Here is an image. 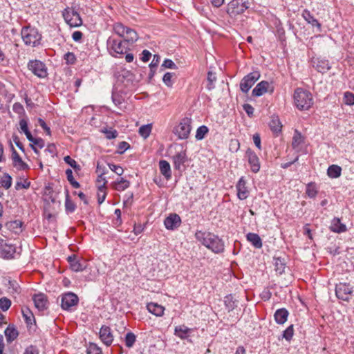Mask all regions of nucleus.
I'll list each match as a JSON object with an SVG mask.
<instances>
[{"instance_id": "obj_52", "label": "nucleus", "mask_w": 354, "mask_h": 354, "mask_svg": "<svg viewBox=\"0 0 354 354\" xmlns=\"http://www.w3.org/2000/svg\"><path fill=\"white\" fill-rule=\"evenodd\" d=\"M293 334V325H290L283 331L282 337L287 341H290L292 339Z\"/></svg>"}, {"instance_id": "obj_6", "label": "nucleus", "mask_w": 354, "mask_h": 354, "mask_svg": "<svg viewBox=\"0 0 354 354\" xmlns=\"http://www.w3.org/2000/svg\"><path fill=\"white\" fill-rule=\"evenodd\" d=\"M125 42L126 41H123L121 39L109 37L107 41V46L111 55L117 57L126 53L127 47L125 46Z\"/></svg>"}, {"instance_id": "obj_39", "label": "nucleus", "mask_w": 354, "mask_h": 354, "mask_svg": "<svg viewBox=\"0 0 354 354\" xmlns=\"http://www.w3.org/2000/svg\"><path fill=\"white\" fill-rule=\"evenodd\" d=\"M152 126L151 124L142 125L139 129L140 135L144 138H147L151 133Z\"/></svg>"}, {"instance_id": "obj_31", "label": "nucleus", "mask_w": 354, "mask_h": 354, "mask_svg": "<svg viewBox=\"0 0 354 354\" xmlns=\"http://www.w3.org/2000/svg\"><path fill=\"white\" fill-rule=\"evenodd\" d=\"M19 333L17 330L10 325H9L7 328L5 330V335L6 337L7 341L8 342H11L14 339H15Z\"/></svg>"}, {"instance_id": "obj_13", "label": "nucleus", "mask_w": 354, "mask_h": 354, "mask_svg": "<svg viewBox=\"0 0 354 354\" xmlns=\"http://www.w3.org/2000/svg\"><path fill=\"white\" fill-rule=\"evenodd\" d=\"M11 149H12V160L13 166L17 168L18 170H26L28 169V165L23 161L21 158L19 156V153L15 149L12 143H10Z\"/></svg>"}, {"instance_id": "obj_32", "label": "nucleus", "mask_w": 354, "mask_h": 354, "mask_svg": "<svg viewBox=\"0 0 354 354\" xmlns=\"http://www.w3.org/2000/svg\"><path fill=\"white\" fill-rule=\"evenodd\" d=\"M342 168L336 165H330L327 170V174L330 178H336L340 176Z\"/></svg>"}, {"instance_id": "obj_53", "label": "nucleus", "mask_w": 354, "mask_h": 354, "mask_svg": "<svg viewBox=\"0 0 354 354\" xmlns=\"http://www.w3.org/2000/svg\"><path fill=\"white\" fill-rule=\"evenodd\" d=\"M108 166L109 169L118 176H121L124 173V169L120 165H117L113 163H109Z\"/></svg>"}, {"instance_id": "obj_62", "label": "nucleus", "mask_w": 354, "mask_h": 354, "mask_svg": "<svg viewBox=\"0 0 354 354\" xmlns=\"http://www.w3.org/2000/svg\"><path fill=\"white\" fill-rule=\"evenodd\" d=\"M111 97H112V100H113V103L116 106H119L123 102L122 97L120 95H119L118 93L113 92Z\"/></svg>"}, {"instance_id": "obj_29", "label": "nucleus", "mask_w": 354, "mask_h": 354, "mask_svg": "<svg viewBox=\"0 0 354 354\" xmlns=\"http://www.w3.org/2000/svg\"><path fill=\"white\" fill-rule=\"evenodd\" d=\"M330 228L331 231L337 233L344 232L346 230V225L342 224L340 220L337 218H333Z\"/></svg>"}, {"instance_id": "obj_28", "label": "nucleus", "mask_w": 354, "mask_h": 354, "mask_svg": "<svg viewBox=\"0 0 354 354\" xmlns=\"http://www.w3.org/2000/svg\"><path fill=\"white\" fill-rule=\"evenodd\" d=\"M247 240L249 242H250L254 248L257 249H259L262 247L261 239L257 234L251 232L248 233L247 234Z\"/></svg>"}, {"instance_id": "obj_40", "label": "nucleus", "mask_w": 354, "mask_h": 354, "mask_svg": "<svg viewBox=\"0 0 354 354\" xmlns=\"http://www.w3.org/2000/svg\"><path fill=\"white\" fill-rule=\"evenodd\" d=\"M66 175L67 180L74 188H79L80 187V183L74 179L73 171L71 169H67L66 170Z\"/></svg>"}, {"instance_id": "obj_48", "label": "nucleus", "mask_w": 354, "mask_h": 354, "mask_svg": "<svg viewBox=\"0 0 354 354\" xmlns=\"http://www.w3.org/2000/svg\"><path fill=\"white\" fill-rule=\"evenodd\" d=\"M86 354H102V352L95 344L91 343L87 347Z\"/></svg>"}, {"instance_id": "obj_5", "label": "nucleus", "mask_w": 354, "mask_h": 354, "mask_svg": "<svg viewBox=\"0 0 354 354\" xmlns=\"http://www.w3.org/2000/svg\"><path fill=\"white\" fill-rule=\"evenodd\" d=\"M248 0H232L227 6V13L230 17H235L243 13L249 8Z\"/></svg>"}, {"instance_id": "obj_61", "label": "nucleus", "mask_w": 354, "mask_h": 354, "mask_svg": "<svg viewBox=\"0 0 354 354\" xmlns=\"http://www.w3.org/2000/svg\"><path fill=\"white\" fill-rule=\"evenodd\" d=\"M106 169L103 168V171L100 175L97 176V182L99 183V186H104L106 187V184L107 183V180L103 176L106 174Z\"/></svg>"}, {"instance_id": "obj_33", "label": "nucleus", "mask_w": 354, "mask_h": 354, "mask_svg": "<svg viewBox=\"0 0 354 354\" xmlns=\"http://www.w3.org/2000/svg\"><path fill=\"white\" fill-rule=\"evenodd\" d=\"M190 329L185 326H179L175 328V335L180 339H185L189 336Z\"/></svg>"}, {"instance_id": "obj_63", "label": "nucleus", "mask_w": 354, "mask_h": 354, "mask_svg": "<svg viewBox=\"0 0 354 354\" xmlns=\"http://www.w3.org/2000/svg\"><path fill=\"white\" fill-rule=\"evenodd\" d=\"M12 109L18 114H21L24 112V106L19 102H15L12 106Z\"/></svg>"}, {"instance_id": "obj_10", "label": "nucleus", "mask_w": 354, "mask_h": 354, "mask_svg": "<svg viewBox=\"0 0 354 354\" xmlns=\"http://www.w3.org/2000/svg\"><path fill=\"white\" fill-rule=\"evenodd\" d=\"M28 68L32 73L40 78L47 76V68L42 62L35 59L30 60L28 64Z\"/></svg>"}, {"instance_id": "obj_34", "label": "nucleus", "mask_w": 354, "mask_h": 354, "mask_svg": "<svg viewBox=\"0 0 354 354\" xmlns=\"http://www.w3.org/2000/svg\"><path fill=\"white\" fill-rule=\"evenodd\" d=\"M65 209L68 214L73 213L76 209V205L71 199L68 190L66 192Z\"/></svg>"}, {"instance_id": "obj_18", "label": "nucleus", "mask_w": 354, "mask_h": 354, "mask_svg": "<svg viewBox=\"0 0 354 354\" xmlns=\"http://www.w3.org/2000/svg\"><path fill=\"white\" fill-rule=\"evenodd\" d=\"M237 189V196L240 200H244L248 198L249 191L246 187V181L244 177H241L236 185Z\"/></svg>"}, {"instance_id": "obj_3", "label": "nucleus", "mask_w": 354, "mask_h": 354, "mask_svg": "<svg viewBox=\"0 0 354 354\" xmlns=\"http://www.w3.org/2000/svg\"><path fill=\"white\" fill-rule=\"evenodd\" d=\"M113 30L118 35L124 38L126 42L134 43L138 39V33L135 30L125 26L121 23L115 24Z\"/></svg>"}, {"instance_id": "obj_26", "label": "nucleus", "mask_w": 354, "mask_h": 354, "mask_svg": "<svg viewBox=\"0 0 354 354\" xmlns=\"http://www.w3.org/2000/svg\"><path fill=\"white\" fill-rule=\"evenodd\" d=\"M147 308L149 313L157 316L160 317L164 313V307L156 303H149L147 306Z\"/></svg>"}, {"instance_id": "obj_22", "label": "nucleus", "mask_w": 354, "mask_h": 354, "mask_svg": "<svg viewBox=\"0 0 354 354\" xmlns=\"http://www.w3.org/2000/svg\"><path fill=\"white\" fill-rule=\"evenodd\" d=\"M269 86L268 82L261 81L252 90V95L256 97L261 96L268 91Z\"/></svg>"}, {"instance_id": "obj_57", "label": "nucleus", "mask_w": 354, "mask_h": 354, "mask_svg": "<svg viewBox=\"0 0 354 354\" xmlns=\"http://www.w3.org/2000/svg\"><path fill=\"white\" fill-rule=\"evenodd\" d=\"M344 102L348 105L354 104V93L351 92H346L344 93Z\"/></svg>"}, {"instance_id": "obj_4", "label": "nucleus", "mask_w": 354, "mask_h": 354, "mask_svg": "<svg viewBox=\"0 0 354 354\" xmlns=\"http://www.w3.org/2000/svg\"><path fill=\"white\" fill-rule=\"evenodd\" d=\"M23 41L26 45L35 46L39 44L41 35L35 28L29 27L23 28L21 32Z\"/></svg>"}, {"instance_id": "obj_37", "label": "nucleus", "mask_w": 354, "mask_h": 354, "mask_svg": "<svg viewBox=\"0 0 354 354\" xmlns=\"http://www.w3.org/2000/svg\"><path fill=\"white\" fill-rule=\"evenodd\" d=\"M23 317L28 325L32 324L35 322V317L33 313L28 308H24L21 310Z\"/></svg>"}, {"instance_id": "obj_56", "label": "nucleus", "mask_w": 354, "mask_h": 354, "mask_svg": "<svg viewBox=\"0 0 354 354\" xmlns=\"http://www.w3.org/2000/svg\"><path fill=\"white\" fill-rule=\"evenodd\" d=\"M27 139L32 142V145H37L41 149L44 147V141L41 138H35L31 135V138H27Z\"/></svg>"}, {"instance_id": "obj_24", "label": "nucleus", "mask_w": 354, "mask_h": 354, "mask_svg": "<svg viewBox=\"0 0 354 354\" xmlns=\"http://www.w3.org/2000/svg\"><path fill=\"white\" fill-rule=\"evenodd\" d=\"M159 169L162 175L165 176L167 180H169L171 177V170L169 163L165 160L159 161Z\"/></svg>"}, {"instance_id": "obj_25", "label": "nucleus", "mask_w": 354, "mask_h": 354, "mask_svg": "<svg viewBox=\"0 0 354 354\" xmlns=\"http://www.w3.org/2000/svg\"><path fill=\"white\" fill-rule=\"evenodd\" d=\"M269 127L274 133L278 134L281 131L282 124L278 116L272 115L271 117Z\"/></svg>"}, {"instance_id": "obj_15", "label": "nucleus", "mask_w": 354, "mask_h": 354, "mask_svg": "<svg viewBox=\"0 0 354 354\" xmlns=\"http://www.w3.org/2000/svg\"><path fill=\"white\" fill-rule=\"evenodd\" d=\"M180 217L176 214H170L164 221L165 226L167 230L176 229L180 226Z\"/></svg>"}, {"instance_id": "obj_12", "label": "nucleus", "mask_w": 354, "mask_h": 354, "mask_svg": "<svg viewBox=\"0 0 354 354\" xmlns=\"http://www.w3.org/2000/svg\"><path fill=\"white\" fill-rule=\"evenodd\" d=\"M78 297L73 292H67L62 295L61 306L64 310H71L73 306L77 305Z\"/></svg>"}, {"instance_id": "obj_7", "label": "nucleus", "mask_w": 354, "mask_h": 354, "mask_svg": "<svg viewBox=\"0 0 354 354\" xmlns=\"http://www.w3.org/2000/svg\"><path fill=\"white\" fill-rule=\"evenodd\" d=\"M260 77L261 75L259 71H253L245 75L240 83L241 91L245 93H248Z\"/></svg>"}, {"instance_id": "obj_14", "label": "nucleus", "mask_w": 354, "mask_h": 354, "mask_svg": "<svg viewBox=\"0 0 354 354\" xmlns=\"http://www.w3.org/2000/svg\"><path fill=\"white\" fill-rule=\"evenodd\" d=\"M246 155L252 171L254 173H257L260 169V162L258 156L250 149L247 150Z\"/></svg>"}, {"instance_id": "obj_41", "label": "nucleus", "mask_w": 354, "mask_h": 354, "mask_svg": "<svg viewBox=\"0 0 354 354\" xmlns=\"http://www.w3.org/2000/svg\"><path fill=\"white\" fill-rule=\"evenodd\" d=\"M0 183L6 189H9L12 185V177L8 174H5L1 178Z\"/></svg>"}, {"instance_id": "obj_54", "label": "nucleus", "mask_w": 354, "mask_h": 354, "mask_svg": "<svg viewBox=\"0 0 354 354\" xmlns=\"http://www.w3.org/2000/svg\"><path fill=\"white\" fill-rule=\"evenodd\" d=\"M174 75V73L167 72L163 76L162 81L169 87H171L173 84V82H172L171 79Z\"/></svg>"}, {"instance_id": "obj_20", "label": "nucleus", "mask_w": 354, "mask_h": 354, "mask_svg": "<svg viewBox=\"0 0 354 354\" xmlns=\"http://www.w3.org/2000/svg\"><path fill=\"white\" fill-rule=\"evenodd\" d=\"M186 161L187 156L185 151H180L173 156L174 167L175 169L181 170Z\"/></svg>"}, {"instance_id": "obj_2", "label": "nucleus", "mask_w": 354, "mask_h": 354, "mask_svg": "<svg viewBox=\"0 0 354 354\" xmlns=\"http://www.w3.org/2000/svg\"><path fill=\"white\" fill-rule=\"evenodd\" d=\"M294 102L299 110H308L313 104V99L310 92L301 88H297L294 93Z\"/></svg>"}, {"instance_id": "obj_27", "label": "nucleus", "mask_w": 354, "mask_h": 354, "mask_svg": "<svg viewBox=\"0 0 354 354\" xmlns=\"http://www.w3.org/2000/svg\"><path fill=\"white\" fill-rule=\"evenodd\" d=\"M67 260L70 263V266L72 270L75 272H80L84 270V266L76 259L75 255L69 256L67 258Z\"/></svg>"}, {"instance_id": "obj_55", "label": "nucleus", "mask_w": 354, "mask_h": 354, "mask_svg": "<svg viewBox=\"0 0 354 354\" xmlns=\"http://www.w3.org/2000/svg\"><path fill=\"white\" fill-rule=\"evenodd\" d=\"M64 59L67 64H74L76 61V57L73 53L68 52L64 55Z\"/></svg>"}, {"instance_id": "obj_43", "label": "nucleus", "mask_w": 354, "mask_h": 354, "mask_svg": "<svg viewBox=\"0 0 354 354\" xmlns=\"http://www.w3.org/2000/svg\"><path fill=\"white\" fill-rule=\"evenodd\" d=\"M208 133V128L205 126H201L197 129L196 133V138L198 140H203L205 138V136Z\"/></svg>"}, {"instance_id": "obj_64", "label": "nucleus", "mask_w": 354, "mask_h": 354, "mask_svg": "<svg viewBox=\"0 0 354 354\" xmlns=\"http://www.w3.org/2000/svg\"><path fill=\"white\" fill-rule=\"evenodd\" d=\"M24 354H39V351L35 346H30L26 348Z\"/></svg>"}, {"instance_id": "obj_46", "label": "nucleus", "mask_w": 354, "mask_h": 354, "mask_svg": "<svg viewBox=\"0 0 354 354\" xmlns=\"http://www.w3.org/2000/svg\"><path fill=\"white\" fill-rule=\"evenodd\" d=\"M19 126L21 130L25 133L26 138H31V133L28 130L27 120L25 119H21L19 121Z\"/></svg>"}, {"instance_id": "obj_50", "label": "nucleus", "mask_w": 354, "mask_h": 354, "mask_svg": "<svg viewBox=\"0 0 354 354\" xmlns=\"http://www.w3.org/2000/svg\"><path fill=\"white\" fill-rule=\"evenodd\" d=\"M216 80V75L215 73L209 71L207 73V82L208 84L207 85V88L209 90H211L214 88V82Z\"/></svg>"}, {"instance_id": "obj_1", "label": "nucleus", "mask_w": 354, "mask_h": 354, "mask_svg": "<svg viewBox=\"0 0 354 354\" xmlns=\"http://www.w3.org/2000/svg\"><path fill=\"white\" fill-rule=\"evenodd\" d=\"M195 237L204 246L214 253H220L224 250L223 241L218 236L211 232L198 230L196 232Z\"/></svg>"}, {"instance_id": "obj_58", "label": "nucleus", "mask_w": 354, "mask_h": 354, "mask_svg": "<svg viewBox=\"0 0 354 354\" xmlns=\"http://www.w3.org/2000/svg\"><path fill=\"white\" fill-rule=\"evenodd\" d=\"M30 183L27 180H25L24 182L18 181L15 184V189L17 190H19L21 189H28L30 187Z\"/></svg>"}, {"instance_id": "obj_49", "label": "nucleus", "mask_w": 354, "mask_h": 354, "mask_svg": "<svg viewBox=\"0 0 354 354\" xmlns=\"http://www.w3.org/2000/svg\"><path fill=\"white\" fill-rule=\"evenodd\" d=\"M64 160L66 163L69 165L71 167H73L75 170H80L81 167L80 165H79L77 162L71 158L69 156H66L64 158Z\"/></svg>"}, {"instance_id": "obj_19", "label": "nucleus", "mask_w": 354, "mask_h": 354, "mask_svg": "<svg viewBox=\"0 0 354 354\" xmlns=\"http://www.w3.org/2000/svg\"><path fill=\"white\" fill-rule=\"evenodd\" d=\"M35 306L39 311H43L47 308L48 300L44 294L39 293L33 296Z\"/></svg>"}, {"instance_id": "obj_21", "label": "nucleus", "mask_w": 354, "mask_h": 354, "mask_svg": "<svg viewBox=\"0 0 354 354\" xmlns=\"http://www.w3.org/2000/svg\"><path fill=\"white\" fill-rule=\"evenodd\" d=\"M302 17L308 24H311L313 27L315 26L317 28V31L321 32V24L312 15L309 10H304Z\"/></svg>"}, {"instance_id": "obj_23", "label": "nucleus", "mask_w": 354, "mask_h": 354, "mask_svg": "<svg viewBox=\"0 0 354 354\" xmlns=\"http://www.w3.org/2000/svg\"><path fill=\"white\" fill-rule=\"evenodd\" d=\"M289 313L284 308L276 310L274 315V320L278 324H283L287 321Z\"/></svg>"}, {"instance_id": "obj_17", "label": "nucleus", "mask_w": 354, "mask_h": 354, "mask_svg": "<svg viewBox=\"0 0 354 354\" xmlns=\"http://www.w3.org/2000/svg\"><path fill=\"white\" fill-rule=\"evenodd\" d=\"M16 252V248L15 245L11 244H7L2 243L0 245V257L4 259H12L14 257V254Z\"/></svg>"}, {"instance_id": "obj_30", "label": "nucleus", "mask_w": 354, "mask_h": 354, "mask_svg": "<svg viewBox=\"0 0 354 354\" xmlns=\"http://www.w3.org/2000/svg\"><path fill=\"white\" fill-rule=\"evenodd\" d=\"M130 186V182L123 178H120L117 181L113 183V187L119 192H122L127 189Z\"/></svg>"}, {"instance_id": "obj_35", "label": "nucleus", "mask_w": 354, "mask_h": 354, "mask_svg": "<svg viewBox=\"0 0 354 354\" xmlns=\"http://www.w3.org/2000/svg\"><path fill=\"white\" fill-rule=\"evenodd\" d=\"M304 138L301 133L295 130L292 138V146L294 149H298V147L304 142Z\"/></svg>"}, {"instance_id": "obj_16", "label": "nucleus", "mask_w": 354, "mask_h": 354, "mask_svg": "<svg viewBox=\"0 0 354 354\" xmlns=\"http://www.w3.org/2000/svg\"><path fill=\"white\" fill-rule=\"evenodd\" d=\"M100 338L106 346H110L113 341V336L111 333L110 327L102 326L100 330Z\"/></svg>"}, {"instance_id": "obj_51", "label": "nucleus", "mask_w": 354, "mask_h": 354, "mask_svg": "<svg viewBox=\"0 0 354 354\" xmlns=\"http://www.w3.org/2000/svg\"><path fill=\"white\" fill-rule=\"evenodd\" d=\"M11 306V301L6 297H1L0 299V308L3 311H6Z\"/></svg>"}, {"instance_id": "obj_11", "label": "nucleus", "mask_w": 354, "mask_h": 354, "mask_svg": "<svg viewBox=\"0 0 354 354\" xmlns=\"http://www.w3.org/2000/svg\"><path fill=\"white\" fill-rule=\"evenodd\" d=\"M63 17L66 22L71 27H77L82 24L80 15L76 11L69 8L64 10Z\"/></svg>"}, {"instance_id": "obj_36", "label": "nucleus", "mask_w": 354, "mask_h": 354, "mask_svg": "<svg viewBox=\"0 0 354 354\" xmlns=\"http://www.w3.org/2000/svg\"><path fill=\"white\" fill-rule=\"evenodd\" d=\"M315 68L318 72L325 73L330 68V66H329L328 61L318 60Z\"/></svg>"}, {"instance_id": "obj_47", "label": "nucleus", "mask_w": 354, "mask_h": 354, "mask_svg": "<svg viewBox=\"0 0 354 354\" xmlns=\"http://www.w3.org/2000/svg\"><path fill=\"white\" fill-rule=\"evenodd\" d=\"M101 131L105 134L106 138L109 140L115 138L118 135V131L112 129H103L101 130Z\"/></svg>"}, {"instance_id": "obj_45", "label": "nucleus", "mask_w": 354, "mask_h": 354, "mask_svg": "<svg viewBox=\"0 0 354 354\" xmlns=\"http://www.w3.org/2000/svg\"><path fill=\"white\" fill-rule=\"evenodd\" d=\"M106 196V187L98 186L97 201L99 204H102L104 201Z\"/></svg>"}, {"instance_id": "obj_42", "label": "nucleus", "mask_w": 354, "mask_h": 354, "mask_svg": "<svg viewBox=\"0 0 354 354\" xmlns=\"http://www.w3.org/2000/svg\"><path fill=\"white\" fill-rule=\"evenodd\" d=\"M136 340V337L134 333L131 332H129L127 333L125 336V345L128 348H131L135 344Z\"/></svg>"}, {"instance_id": "obj_59", "label": "nucleus", "mask_w": 354, "mask_h": 354, "mask_svg": "<svg viewBox=\"0 0 354 354\" xmlns=\"http://www.w3.org/2000/svg\"><path fill=\"white\" fill-rule=\"evenodd\" d=\"M161 66L165 68L177 69L176 64L169 59H165Z\"/></svg>"}, {"instance_id": "obj_38", "label": "nucleus", "mask_w": 354, "mask_h": 354, "mask_svg": "<svg viewBox=\"0 0 354 354\" xmlns=\"http://www.w3.org/2000/svg\"><path fill=\"white\" fill-rule=\"evenodd\" d=\"M224 303L228 311L232 310L236 306V301L234 299L231 295L225 297Z\"/></svg>"}, {"instance_id": "obj_44", "label": "nucleus", "mask_w": 354, "mask_h": 354, "mask_svg": "<svg viewBox=\"0 0 354 354\" xmlns=\"http://www.w3.org/2000/svg\"><path fill=\"white\" fill-rule=\"evenodd\" d=\"M306 194L310 198H315L317 194L315 185L313 183H308L306 187Z\"/></svg>"}, {"instance_id": "obj_8", "label": "nucleus", "mask_w": 354, "mask_h": 354, "mask_svg": "<svg viewBox=\"0 0 354 354\" xmlns=\"http://www.w3.org/2000/svg\"><path fill=\"white\" fill-rule=\"evenodd\" d=\"M191 129V119L185 118L176 127L174 133L178 136L179 139H186L189 137Z\"/></svg>"}, {"instance_id": "obj_60", "label": "nucleus", "mask_w": 354, "mask_h": 354, "mask_svg": "<svg viewBox=\"0 0 354 354\" xmlns=\"http://www.w3.org/2000/svg\"><path fill=\"white\" fill-rule=\"evenodd\" d=\"M130 147V145L128 142L125 141H122L118 144V153L122 154L125 151H127Z\"/></svg>"}, {"instance_id": "obj_9", "label": "nucleus", "mask_w": 354, "mask_h": 354, "mask_svg": "<svg viewBox=\"0 0 354 354\" xmlns=\"http://www.w3.org/2000/svg\"><path fill=\"white\" fill-rule=\"evenodd\" d=\"M353 292V287L349 283H339L336 285L335 295L343 301H348Z\"/></svg>"}]
</instances>
